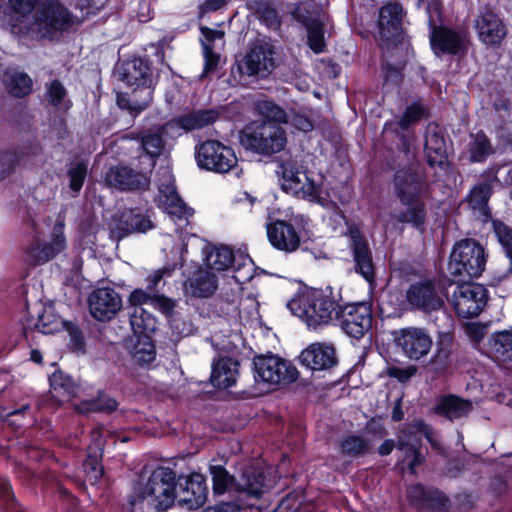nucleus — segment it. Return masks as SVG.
<instances>
[{
	"label": "nucleus",
	"mask_w": 512,
	"mask_h": 512,
	"mask_svg": "<svg viewBox=\"0 0 512 512\" xmlns=\"http://www.w3.org/2000/svg\"><path fill=\"white\" fill-rule=\"evenodd\" d=\"M176 473L169 467L159 466L148 475L145 467L133 485L129 503L132 507L146 503L157 512L171 508L176 499Z\"/></svg>",
	"instance_id": "1"
},
{
	"label": "nucleus",
	"mask_w": 512,
	"mask_h": 512,
	"mask_svg": "<svg viewBox=\"0 0 512 512\" xmlns=\"http://www.w3.org/2000/svg\"><path fill=\"white\" fill-rule=\"evenodd\" d=\"M340 306L330 288L305 289L287 303L291 313L301 319L309 329L314 330L334 325Z\"/></svg>",
	"instance_id": "2"
},
{
	"label": "nucleus",
	"mask_w": 512,
	"mask_h": 512,
	"mask_svg": "<svg viewBox=\"0 0 512 512\" xmlns=\"http://www.w3.org/2000/svg\"><path fill=\"white\" fill-rule=\"evenodd\" d=\"M423 181L412 167L396 170L393 179L394 193L406 210L394 215L397 222L410 224L419 232H424L427 217L426 205L420 200Z\"/></svg>",
	"instance_id": "3"
},
{
	"label": "nucleus",
	"mask_w": 512,
	"mask_h": 512,
	"mask_svg": "<svg viewBox=\"0 0 512 512\" xmlns=\"http://www.w3.org/2000/svg\"><path fill=\"white\" fill-rule=\"evenodd\" d=\"M239 142L245 151L271 158L286 148L287 134L280 125L256 120L241 129Z\"/></svg>",
	"instance_id": "4"
},
{
	"label": "nucleus",
	"mask_w": 512,
	"mask_h": 512,
	"mask_svg": "<svg viewBox=\"0 0 512 512\" xmlns=\"http://www.w3.org/2000/svg\"><path fill=\"white\" fill-rule=\"evenodd\" d=\"M487 255L484 247L475 239L457 241L450 253L447 271L452 282L478 278L485 270Z\"/></svg>",
	"instance_id": "5"
},
{
	"label": "nucleus",
	"mask_w": 512,
	"mask_h": 512,
	"mask_svg": "<svg viewBox=\"0 0 512 512\" xmlns=\"http://www.w3.org/2000/svg\"><path fill=\"white\" fill-rule=\"evenodd\" d=\"M208 268L215 271H231V279L235 281L238 294L243 285L253 278V261L248 254L233 251L225 245L215 246L205 257Z\"/></svg>",
	"instance_id": "6"
},
{
	"label": "nucleus",
	"mask_w": 512,
	"mask_h": 512,
	"mask_svg": "<svg viewBox=\"0 0 512 512\" xmlns=\"http://www.w3.org/2000/svg\"><path fill=\"white\" fill-rule=\"evenodd\" d=\"M195 159L200 169L215 173L234 172L239 177L238 159L234 150L217 140H207L195 148Z\"/></svg>",
	"instance_id": "7"
},
{
	"label": "nucleus",
	"mask_w": 512,
	"mask_h": 512,
	"mask_svg": "<svg viewBox=\"0 0 512 512\" xmlns=\"http://www.w3.org/2000/svg\"><path fill=\"white\" fill-rule=\"evenodd\" d=\"M424 153L427 164L435 170L438 181L446 184L455 181L452 164L448 161L444 132L435 123H429L426 127Z\"/></svg>",
	"instance_id": "8"
},
{
	"label": "nucleus",
	"mask_w": 512,
	"mask_h": 512,
	"mask_svg": "<svg viewBox=\"0 0 512 512\" xmlns=\"http://www.w3.org/2000/svg\"><path fill=\"white\" fill-rule=\"evenodd\" d=\"M253 371L256 382L270 385L289 384L298 378V370L290 361L271 352L253 358Z\"/></svg>",
	"instance_id": "9"
},
{
	"label": "nucleus",
	"mask_w": 512,
	"mask_h": 512,
	"mask_svg": "<svg viewBox=\"0 0 512 512\" xmlns=\"http://www.w3.org/2000/svg\"><path fill=\"white\" fill-rule=\"evenodd\" d=\"M372 322V304L357 302L340 306L334 325L339 326L347 336L359 340L371 334Z\"/></svg>",
	"instance_id": "10"
},
{
	"label": "nucleus",
	"mask_w": 512,
	"mask_h": 512,
	"mask_svg": "<svg viewBox=\"0 0 512 512\" xmlns=\"http://www.w3.org/2000/svg\"><path fill=\"white\" fill-rule=\"evenodd\" d=\"M158 206L174 221H187L192 215V208L188 207L177 192L175 178L168 167L158 171Z\"/></svg>",
	"instance_id": "11"
},
{
	"label": "nucleus",
	"mask_w": 512,
	"mask_h": 512,
	"mask_svg": "<svg viewBox=\"0 0 512 512\" xmlns=\"http://www.w3.org/2000/svg\"><path fill=\"white\" fill-rule=\"evenodd\" d=\"M34 24L39 37L52 39L55 33L71 26L72 14L59 1L45 0L36 11Z\"/></svg>",
	"instance_id": "12"
},
{
	"label": "nucleus",
	"mask_w": 512,
	"mask_h": 512,
	"mask_svg": "<svg viewBox=\"0 0 512 512\" xmlns=\"http://www.w3.org/2000/svg\"><path fill=\"white\" fill-rule=\"evenodd\" d=\"M430 45L434 54L464 55L469 48V33L464 27L434 26L430 22Z\"/></svg>",
	"instance_id": "13"
},
{
	"label": "nucleus",
	"mask_w": 512,
	"mask_h": 512,
	"mask_svg": "<svg viewBox=\"0 0 512 512\" xmlns=\"http://www.w3.org/2000/svg\"><path fill=\"white\" fill-rule=\"evenodd\" d=\"M452 295V306L461 318L478 316L487 304L488 290L481 284L460 281Z\"/></svg>",
	"instance_id": "14"
},
{
	"label": "nucleus",
	"mask_w": 512,
	"mask_h": 512,
	"mask_svg": "<svg viewBox=\"0 0 512 512\" xmlns=\"http://www.w3.org/2000/svg\"><path fill=\"white\" fill-rule=\"evenodd\" d=\"M274 48L265 41L255 42L237 62L241 75L266 78L275 68Z\"/></svg>",
	"instance_id": "15"
},
{
	"label": "nucleus",
	"mask_w": 512,
	"mask_h": 512,
	"mask_svg": "<svg viewBox=\"0 0 512 512\" xmlns=\"http://www.w3.org/2000/svg\"><path fill=\"white\" fill-rule=\"evenodd\" d=\"M105 182L119 191L146 190L150 184V169L138 170L126 164L111 166L105 174Z\"/></svg>",
	"instance_id": "16"
},
{
	"label": "nucleus",
	"mask_w": 512,
	"mask_h": 512,
	"mask_svg": "<svg viewBox=\"0 0 512 512\" xmlns=\"http://www.w3.org/2000/svg\"><path fill=\"white\" fill-rule=\"evenodd\" d=\"M498 166L487 168L481 175V180L472 187L466 197L469 207L478 212L482 221L486 222L491 217L488 206L489 199L493 193V185L498 183Z\"/></svg>",
	"instance_id": "17"
},
{
	"label": "nucleus",
	"mask_w": 512,
	"mask_h": 512,
	"mask_svg": "<svg viewBox=\"0 0 512 512\" xmlns=\"http://www.w3.org/2000/svg\"><path fill=\"white\" fill-rule=\"evenodd\" d=\"M394 335L396 345L411 360L421 359L432 347V340L423 328L407 327L396 331Z\"/></svg>",
	"instance_id": "18"
},
{
	"label": "nucleus",
	"mask_w": 512,
	"mask_h": 512,
	"mask_svg": "<svg viewBox=\"0 0 512 512\" xmlns=\"http://www.w3.org/2000/svg\"><path fill=\"white\" fill-rule=\"evenodd\" d=\"M65 247L64 223L58 222L55 224L48 242L35 241L27 248L26 261L30 265L44 264L62 252Z\"/></svg>",
	"instance_id": "19"
},
{
	"label": "nucleus",
	"mask_w": 512,
	"mask_h": 512,
	"mask_svg": "<svg viewBox=\"0 0 512 512\" xmlns=\"http://www.w3.org/2000/svg\"><path fill=\"white\" fill-rule=\"evenodd\" d=\"M91 316L101 322L113 319L122 307L120 295L109 287L97 288L88 297Z\"/></svg>",
	"instance_id": "20"
},
{
	"label": "nucleus",
	"mask_w": 512,
	"mask_h": 512,
	"mask_svg": "<svg viewBox=\"0 0 512 512\" xmlns=\"http://www.w3.org/2000/svg\"><path fill=\"white\" fill-rule=\"evenodd\" d=\"M178 503L189 510L202 507L208 494L205 477L200 473H191L179 479Z\"/></svg>",
	"instance_id": "21"
},
{
	"label": "nucleus",
	"mask_w": 512,
	"mask_h": 512,
	"mask_svg": "<svg viewBox=\"0 0 512 512\" xmlns=\"http://www.w3.org/2000/svg\"><path fill=\"white\" fill-rule=\"evenodd\" d=\"M405 298L413 309L423 312L436 311L443 305L434 283L428 279L412 283L406 290Z\"/></svg>",
	"instance_id": "22"
},
{
	"label": "nucleus",
	"mask_w": 512,
	"mask_h": 512,
	"mask_svg": "<svg viewBox=\"0 0 512 512\" xmlns=\"http://www.w3.org/2000/svg\"><path fill=\"white\" fill-rule=\"evenodd\" d=\"M406 494L409 503L418 510L444 511L449 502L448 497L439 489L420 483L410 485Z\"/></svg>",
	"instance_id": "23"
},
{
	"label": "nucleus",
	"mask_w": 512,
	"mask_h": 512,
	"mask_svg": "<svg viewBox=\"0 0 512 512\" xmlns=\"http://www.w3.org/2000/svg\"><path fill=\"white\" fill-rule=\"evenodd\" d=\"M349 236L356 273L360 274L368 283L374 282L375 272L372 251L367 240L357 228L350 229Z\"/></svg>",
	"instance_id": "24"
},
{
	"label": "nucleus",
	"mask_w": 512,
	"mask_h": 512,
	"mask_svg": "<svg viewBox=\"0 0 512 512\" xmlns=\"http://www.w3.org/2000/svg\"><path fill=\"white\" fill-rule=\"evenodd\" d=\"M292 15L294 19L302 23L307 31V42L309 48L316 54L324 52L326 47L323 23L321 22L319 15L311 13L307 9L306 4H298Z\"/></svg>",
	"instance_id": "25"
},
{
	"label": "nucleus",
	"mask_w": 512,
	"mask_h": 512,
	"mask_svg": "<svg viewBox=\"0 0 512 512\" xmlns=\"http://www.w3.org/2000/svg\"><path fill=\"white\" fill-rule=\"evenodd\" d=\"M420 448L421 437L411 427L403 429L398 435L396 449L400 453L399 462L406 465L411 474L416 473L417 466L423 461Z\"/></svg>",
	"instance_id": "26"
},
{
	"label": "nucleus",
	"mask_w": 512,
	"mask_h": 512,
	"mask_svg": "<svg viewBox=\"0 0 512 512\" xmlns=\"http://www.w3.org/2000/svg\"><path fill=\"white\" fill-rule=\"evenodd\" d=\"M475 28L479 40L487 46L500 45L507 34V28L502 19L492 11L481 12Z\"/></svg>",
	"instance_id": "27"
},
{
	"label": "nucleus",
	"mask_w": 512,
	"mask_h": 512,
	"mask_svg": "<svg viewBox=\"0 0 512 512\" xmlns=\"http://www.w3.org/2000/svg\"><path fill=\"white\" fill-rule=\"evenodd\" d=\"M404 9L398 2H388L379 10L378 28L383 40L395 41L402 31Z\"/></svg>",
	"instance_id": "28"
},
{
	"label": "nucleus",
	"mask_w": 512,
	"mask_h": 512,
	"mask_svg": "<svg viewBox=\"0 0 512 512\" xmlns=\"http://www.w3.org/2000/svg\"><path fill=\"white\" fill-rule=\"evenodd\" d=\"M299 360L311 371H322L332 368L337 363L335 349L324 343H313L304 349Z\"/></svg>",
	"instance_id": "29"
},
{
	"label": "nucleus",
	"mask_w": 512,
	"mask_h": 512,
	"mask_svg": "<svg viewBox=\"0 0 512 512\" xmlns=\"http://www.w3.org/2000/svg\"><path fill=\"white\" fill-rule=\"evenodd\" d=\"M269 242L278 250L293 252L300 245V234L291 223L276 220L267 224Z\"/></svg>",
	"instance_id": "30"
},
{
	"label": "nucleus",
	"mask_w": 512,
	"mask_h": 512,
	"mask_svg": "<svg viewBox=\"0 0 512 512\" xmlns=\"http://www.w3.org/2000/svg\"><path fill=\"white\" fill-rule=\"evenodd\" d=\"M121 80L134 90L141 91L144 87H151L150 67L148 61L141 57H133L121 65Z\"/></svg>",
	"instance_id": "31"
},
{
	"label": "nucleus",
	"mask_w": 512,
	"mask_h": 512,
	"mask_svg": "<svg viewBox=\"0 0 512 512\" xmlns=\"http://www.w3.org/2000/svg\"><path fill=\"white\" fill-rule=\"evenodd\" d=\"M240 363L233 357H221L212 364L211 383L217 388H230L236 384Z\"/></svg>",
	"instance_id": "32"
},
{
	"label": "nucleus",
	"mask_w": 512,
	"mask_h": 512,
	"mask_svg": "<svg viewBox=\"0 0 512 512\" xmlns=\"http://www.w3.org/2000/svg\"><path fill=\"white\" fill-rule=\"evenodd\" d=\"M151 221L142 215L141 213L135 212L131 209L124 210L120 213L119 218L115 220V226L112 228V233L121 239L132 232L145 233L151 229Z\"/></svg>",
	"instance_id": "33"
},
{
	"label": "nucleus",
	"mask_w": 512,
	"mask_h": 512,
	"mask_svg": "<svg viewBox=\"0 0 512 512\" xmlns=\"http://www.w3.org/2000/svg\"><path fill=\"white\" fill-rule=\"evenodd\" d=\"M275 478V473H266L260 468L247 469L242 474V485L247 494L260 497L274 487Z\"/></svg>",
	"instance_id": "34"
},
{
	"label": "nucleus",
	"mask_w": 512,
	"mask_h": 512,
	"mask_svg": "<svg viewBox=\"0 0 512 512\" xmlns=\"http://www.w3.org/2000/svg\"><path fill=\"white\" fill-rule=\"evenodd\" d=\"M185 288L190 291L192 296L206 298L211 296L217 289V279L214 273L207 269L198 268L185 281Z\"/></svg>",
	"instance_id": "35"
},
{
	"label": "nucleus",
	"mask_w": 512,
	"mask_h": 512,
	"mask_svg": "<svg viewBox=\"0 0 512 512\" xmlns=\"http://www.w3.org/2000/svg\"><path fill=\"white\" fill-rule=\"evenodd\" d=\"M152 87H144L141 91L133 90L132 94L118 93L116 103L122 110H127L132 116L136 117L152 100Z\"/></svg>",
	"instance_id": "36"
},
{
	"label": "nucleus",
	"mask_w": 512,
	"mask_h": 512,
	"mask_svg": "<svg viewBox=\"0 0 512 512\" xmlns=\"http://www.w3.org/2000/svg\"><path fill=\"white\" fill-rule=\"evenodd\" d=\"M472 409V403L454 395L439 399L434 407L436 414L454 421L466 416Z\"/></svg>",
	"instance_id": "37"
},
{
	"label": "nucleus",
	"mask_w": 512,
	"mask_h": 512,
	"mask_svg": "<svg viewBox=\"0 0 512 512\" xmlns=\"http://www.w3.org/2000/svg\"><path fill=\"white\" fill-rule=\"evenodd\" d=\"M50 393L58 402L69 401L77 393V385L72 377L56 370L49 377Z\"/></svg>",
	"instance_id": "38"
},
{
	"label": "nucleus",
	"mask_w": 512,
	"mask_h": 512,
	"mask_svg": "<svg viewBox=\"0 0 512 512\" xmlns=\"http://www.w3.org/2000/svg\"><path fill=\"white\" fill-rule=\"evenodd\" d=\"M253 109L255 114L261 116L267 123L278 125L289 121V114L285 109L266 96L256 99L253 102Z\"/></svg>",
	"instance_id": "39"
},
{
	"label": "nucleus",
	"mask_w": 512,
	"mask_h": 512,
	"mask_svg": "<svg viewBox=\"0 0 512 512\" xmlns=\"http://www.w3.org/2000/svg\"><path fill=\"white\" fill-rule=\"evenodd\" d=\"M467 152L470 162L483 163L493 154L494 148L488 136L483 131H478L470 134Z\"/></svg>",
	"instance_id": "40"
},
{
	"label": "nucleus",
	"mask_w": 512,
	"mask_h": 512,
	"mask_svg": "<svg viewBox=\"0 0 512 512\" xmlns=\"http://www.w3.org/2000/svg\"><path fill=\"white\" fill-rule=\"evenodd\" d=\"M130 325L134 334L142 339H148L155 332L157 321L155 316L143 307L133 308L130 315Z\"/></svg>",
	"instance_id": "41"
},
{
	"label": "nucleus",
	"mask_w": 512,
	"mask_h": 512,
	"mask_svg": "<svg viewBox=\"0 0 512 512\" xmlns=\"http://www.w3.org/2000/svg\"><path fill=\"white\" fill-rule=\"evenodd\" d=\"M102 456L103 448L101 443L95 442L88 447V454L83 462V469L91 484H96L103 476Z\"/></svg>",
	"instance_id": "42"
},
{
	"label": "nucleus",
	"mask_w": 512,
	"mask_h": 512,
	"mask_svg": "<svg viewBox=\"0 0 512 512\" xmlns=\"http://www.w3.org/2000/svg\"><path fill=\"white\" fill-rule=\"evenodd\" d=\"M489 348L496 358L512 362V329L494 332L489 339Z\"/></svg>",
	"instance_id": "43"
},
{
	"label": "nucleus",
	"mask_w": 512,
	"mask_h": 512,
	"mask_svg": "<svg viewBox=\"0 0 512 512\" xmlns=\"http://www.w3.org/2000/svg\"><path fill=\"white\" fill-rule=\"evenodd\" d=\"M276 173L282 178V189L290 192H293V190L299 187L302 175L304 174L292 160L281 161Z\"/></svg>",
	"instance_id": "44"
},
{
	"label": "nucleus",
	"mask_w": 512,
	"mask_h": 512,
	"mask_svg": "<svg viewBox=\"0 0 512 512\" xmlns=\"http://www.w3.org/2000/svg\"><path fill=\"white\" fill-rule=\"evenodd\" d=\"M369 448V441L360 435H347L340 441L341 454L351 458L365 455Z\"/></svg>",
	"instance_id": "45"
},
{
	"label": "nucleus",
	"mask_w": 512,
	"mask_h": 512,
	"mask_svg": "<svg viewBox=\"0 0 512 512\" xmlns=\"http://www.w3.org/2000/svg\"><path fill=\"white\" fill-rule=\"evenodd\" d=\"M182 116V121L185 123L187 131H192L213 124L218 118V113L213 109H209L193 111L182 114Z\"/></svg>",
	"instance_id": "46"
},
{
	"label": "nucleus",
	"mask_w": 512,
	"mask_h": 512,
	"mask_svg": "<svg viewBox=\"0 0 512 512\" xmlns=\"http://www.w3.org/2000/svg\"><path fill=\"white\" fill-rule=\"evenodd\" d=\"M453 334L450 332H440L436 340V353L434 362L445 367L451 362L453 352Z\"/></svg>",
	"instance_id": "47"
},
{
	"label": "nucleus",
	"mask_w": 512,
	"mask_h": 512,
	"mask_svg": "<svg viewBox=\"0 0 512 512\" xmlns=\"http://www.w3.org/2000/svg\"><path fill=\"white\" fill-rule=\"evenodd\" d=\"M6 82L9 93L15 97H25L32 91V79L26 73H14Z\"/></svg>",
	"instance_id": "48"
},
{
	"label": "nucleus",
	"mask_w": 512,
	"mask_h": 512,
	"mask_svg": "<svg viewBox=\"0 0 512 512\" xmlns=\"http://www.w3.org/2000/svg\"><path fill=\"white\" fill-rule=\"evenodd\" d=\"M63 321L59 316L54 314L52 307L43 308V312L38 315L35 328L42 334H53L57 332Z\"/></svg>",
	"instance_id": "49"
},
{
	"label": "nucleus",
	"mask_w": 512,
	"mask_h": 512,
	"mask_svg": "<svg viewBox=\"0 0 512 512\" xmlns=\"http://www.w3.org/2000/svg\"><path fill=\"white\" fill-rule=\"evenodd\" d=\"M45 99L57 108H69L70 101L67 100V90L61 81L55 79L46 84Z\"/></svg>",
	"instance_id": "50"
},
{
	"label": "nucleus",
	"mask_w": 512,
	"mask_h": 512,
	"mask_svg": "<svg viewBox=\"0 0 512 512\" xmlns=\"http://www.w3.org/2000/svg\"><path fill=\"white\" fill-rule=\"evenodd\" d=\"M140 146L145 155L149 158L148 169L151 170V167L154 165V159L160 156L164 149L162 135L146 134L141 138Z\"/></svg>",
	"instance_id": "51"
},
{
	"label": "nucleus",
	"mask_w": 512,
	"mask_h": 512,
	"mask_svg": "<svg viewBox=\"0 0 512 512\" xmlns=\"http://www.w3.org/2000/svg\"><path fill=\"white\" fill-rule=\"evenodd\" d=\"M493 233L510 261L512 270V228L499 220L492 221Z\"/></svg>",
	"instance_id": "52"
},
{
	"label": "nucleus",
	"mask_w": 512,
	"mask_h": 512,
	"mask_svg": "<svg viewBox=\"0 0 512 512\" xmlns=\"http://www.w3.org/2000/svg\"><path fill=\"white\" fill-rule=\"evenodd\" d=\"M20 159V163L22 162L24 165L35 166L42 164L45 160L43 154V148L41 144L36 141H28L26 142L20 151V155H18Z\"/></svg>",
	"instance_id": "53"
},
{
	"label": "nucleus",
	"mask_w": 512,
	"mask_h": 512,
	"mask_svg": "<svg viewBox=\"0 0 512 512\" xmlns=\"http://www.w3.org/2000/svg\"><path fill=\"white\" fill-rule=\"evenodd\" d=\"M69 178V188L73 192L72 196L75 197L80 192L84 181L87 176V164L80 161L70 165L67 170Z\"/></svg>",
	"instance_id": "54"
},
{
	"label": "nucleus",
	"mask_w": 512,
	"mask_h": 512,
	"mask_svg": "<svg viewBox=\"0 0 512 512\" xmlns=\"http://www.w3.org/2000/svg\"><path fill=\"white\" fill-rule=\"evenodd\" d=\"M81 408L84 411L112 412L117 408V401L104 393L99 394L96 399L83 401Z\"/></svg>",
	"instance_id": "55"
},
{
	"label": "nucleus",
	"mask_w": 512,
	"mask_h": 512,
	"mask_svg": "<svg viewBox=\"0 0 512 512\" xmlns=\"http://www.w3.org/2000/svg\"><path fill=\"white\" fill-rule=\"evenodd\" d=\"M209 472L212 477L214 493L223 494L231 483L229 473L222 465H210Z\"/></svg>",
	"instance_id": "56"
},
{
	"label": "nucleus",
	"mask_w": 512,
	"mask_h": 512,
	"mask_svg": "<svg viewBox=\"0 0 512 512\" xmlns=\"http://www.w3.org/2000/svg\"><path fill=\"white\" fill-rule=\"evenodd\" d=\"M156 357L155 347L150 341V337L148 339H143V343H138L135 346L133 352L134 360L141 366L150 365Z\"/></svg>",
	"instance_id": "57"
},
{
	"label": "nucleus",
	"mask_w": 512,
	"mask_h": 512,
	"mask_svg": "<svg viewBox=\"0 0 512 512\" xmlns=\"http://www.w3.org/2000/svg\"><path fill=\"white\" fill-rule=\"evenodd\" d=\"M259 20L270 30H279L281 27V17L278 11L268 3H263L259 9Z\"/></svg>",
	"instance_id": "58"
},
{
	"label": "nucleus",
	"mask_w": 512,
	"mask_h": 512,
	"mask_svg": "<svg viewBox=\"0 0 512 512\" xmlns=\"http://www.w3.org/2000/svg\"><path fill=\"white\" fill-rule=\"evenodd\" d=\"M20 164L18 154L10 149L0 151V181L15 172Z\"/></svg>",
	"instance_id": "59"
},
{
	"label": "nucleus",
	"mask_w": 512,
	"mask_h": 512,
	"mask_svg": "<svg viewBox=\"0 0 512 512\" xmlns=\"http://www.w3.org/2000/svg\"><path fill=\"white\" fill-rule=\"evenodd\" d=\"M69 336V348L78 354H84L86 342L82 330L75 324L69 322L65 324Z\"/></svg>",
	"instance_id": "60"
},
{
	"label": "nucleus",
	"mask_w": 512,
	"mask_h": 512,
	"mask_svg": "<svg viewBox=\"0 0 512 512\" xmlns=\"http://www.w3.org/2000/svg\"><path fill=\"white\" fill-rule=\"evenodd\" d=\"M424 109L418 103L414 102L407 106L403 115L397 121V125L403 131L407 130L411 124L417 122L423 117Z\"/></svg>",
	"instance_id": "61"
},
{
	"label": "nucleus",
	"mask_w": 512,
	"mask_h": 512,
	"mask_svg": "<svg viewBox=\"0 0 512 512\" xmlns=\"http://www.w3.org/2000/svg\"><path fill=\"white\" fill-rule=\"evenodd\" d=\"M302 505V497L296 493H288L272 512H298Z\"/></svg>",
	"instance_id": "62"
},
{
	"label": "nucleus",
	"mask_w": 512,
	"mask_h": 512,
	"mask_svg": "<svg viewBox=\"0 0 512 512\" xmlns=\"http://www.w3.org/2000/svg\"><path fill=\"white\" fill-rule=\"evenodd\" d=\"M183 116L179 115L167 123H165L161 129V135H165L167 137L175 138L181 136L182 134L188 132L185 126V123L182 121Z\"/></svg>",
	"instance_id": "63"
},
{
	"label": "nucleus",
	"mask_w": 512,
	"mask_h": 512,
	"mask_svg": "<svg viewBox=\"0 0 512 512\" xmlns=\"http://www.w3.org/2000/svg\"><path fill=\"white\" fill-rule=\"evenodd\" d=\"M155 296L156 294H153L151 291L138 288L131 292L129 296V303L133 308L143 307V305L152 306Z\"/></svg>",
	"instance_id": "64"
}]
</instances>
